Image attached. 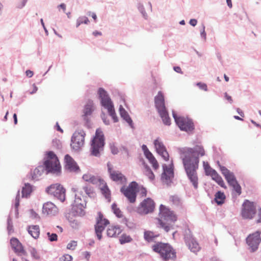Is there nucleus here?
Wrapping results in <instances>:
<instances>
[{
  "label": "nucleus",
  "mask_w": 261,
  "mask_h": 261,
  "mask_svg": "<svg viewBox=\"0 0 261 261\" xmlns=\"http://www.w3.org/2000/svg\"><path fill=\"white\" fill-rule=\"evenodd\" d=\"M47 194L53 195L63 202L65 199V189L62 186L59 184H53L46 189Z\"/></svg>",
  "instance_id": "10"
},
{
  "label": "nucleus",
  "mask_w": 261,
  "mask_h": 261,
  "mask_svg": "<svg viewBox=\"0 0 261 261\" xmlns=\"http://www.w3.org/2000/svg\"><path fill=\"white\" fill-rule=\"evenodd\" d=\"M89 16H91V17L94 19V21L96 22L97 20V16L95 13L90 12L88 13Z\"/></svg>",
  "instance_id": "57"
},
{
  "label": "nucleus",
  "mask_w": 261,
  "mask_h": 261,
  "mask_svg": "<svg viewBox=\"0 0 261 261\" xmlns=\"http://www.w3.org/2000/svg\"><path fill=\"white\" fill-rule=\"evenodd\" d=\"M25 74H26V75L27 76H28L29 77H31L33 76L34 73L32 71H31L30 70H27L25 71Z\"/></svg>",
  "instance_id": "56"
},
{
  "label": "nucleus",
  "mask_w": 261,
  "mask_h": 261,
  "mask_svg": "<svg viewBox=\"0 0 261 261\" xmlns=\"http://www.w3.org/2000/svg\"><path fill=\"white\" fill-rule=\"evenodd\" d=\"M154 102L158 112L166 110L165 105L164 96L161 91H159L157 95L155 96Z\"/></svg>",
  "instance_id": "21"
},
{
  "label": "nucleus",
  "mask_w": 261,
  "mask_h": 261,
  "mask_svg": "<svg viewBox=\"0 0 261 261\" xmlns=\"http://www.w3.org/2000/svg\"><path fill=\"white\" fill-rule=\"evenodd\" d=\"M145 157L148 160L149 163L152 165L153 168L156 170L159 167V165L156 159L150 151L145 153Z\"/></svg>",
  "instance_id": "28"
},
{
  "label": "nucleus",
  "mask_w": 261,
  "mask_h": 261,
  "mask_svg": "<svg viewBox=\"0 0 261 261\" xmlns=\"http://www.w3.org/2000/svg\"><path fill=\"white\" fill-rule=\"evenodd\" d=\"M138 188V184L136 181H132L127 187H122L120 191L130 203H134L136 200Z\"/></svg>",
  "instance_id": "8"
},
{
  "label": "nucleus",
  "mask_w": 261,
  "mask_h": 261,
  "mask_svg": "<svg viewBox=\"0 0 261 261\" xmlns=\"http://www.w3.org/2000/svg\"><path fill=\"white\" fill-rule=\"evenodd\" d=\"M174 70L176 72H178V73H182L181 69L180 67H179V66L174 67Z\"/></svg>",
  "instance_id": "58"
},
{
  "label": "nucleus",
  "mask_w": 261,
  "mask_h": 261,
  "mask_svg": "<svg viewBox=\"0 0 261 261\" xmlns=\"http://www.w3.org/2000/svg\"><path fill=\"white\" fill-rule=\"evenodd\" d=\"M33 89L31 92H30V94H33L36 93L38 90V88L35 84H33Z\"/></svg>",
  "instance_id": "62"
},
{
  "label": "nucleus",
  "mask_w": 261,
  "mask_h": 261,
  "mask_svg": "<svg viewBox=\"0 0 261 261\" xmlns=\"http://www.w3.org/2000/svg\"><path fill=\"white\" fill-rule=\"evenodd\" d=\"M83 255L87 260H88L90 258V254L89 252L86 251L83 253Z\"/></svg>",
  "instance_id": "60"
},
{
  "label": "nucleus",
  "mask_w": 261,
  "mask_h": 261,
  "mask_svg": "<svg viewBox=\"0 0 261 261\" xmlns=\"http://www.w3.org/2000/svg\"><path fill=\"white\" fill-rule=\"evenodd\" d=\"M154 145L156 152L162 156L164 160L166 161H169V155L161 139L159 138L155 139L154 141Z\"/></svg>",
  "instance_id": "16"
},
{
  "label": "nucleus",
  "mask_w": 261,
  "mask_h": 261,
  "mask_svg": "<svg viewBox=\"0 0 261 261\" xmlns=\"http://www.w3.org/2000/svg\"><path fill=\"white\" fill-rule=\"evenodd\" d=\"M205 172L206 175L210 176L212 179L215 181L219 186L224 189H226V186L222 178L215 170L212 168H210L209 169L206 170Z\"/></svg>",
  "instance_id": "20"
},
{
  "label": "nucleus",
  "mask_w": 261,
  "mask_h": 261,
  "mask_svg": "<svg viewBox=\"0 0 261 261\" xmlns=\"http://www.w3.org/2000/svg\"><path fill=\"white\" fill-rule=\"evenodd\" d=\"M144 174L148 176L149 179L153 180L154 179V175L151 169L147 165L144 166Z\"/></svg>",
  "instance_id": "39"
},
{
  "label": "nucleus",
  "mask_w": 261,
  "mask_h": 261,
  "mask_svg": "<svg viewBox=\"0 0 261 261\" xmlns=\"http://www.w3.org/2000/svg\"><path fill=\"white\" fill-rule=\"evenodd\" d=\"M121 232V230L119 226H110L107 229V233L109 237H116Z\"/></svg>",
  "instance_id": "26"
},
{
  "label": "nucleus",
  "mask_w": 261,
  "mask_h": 261,
  "mask_svg": "<svg viewBox=\"0 0 261 261\" xmlns=\"http://www.w3.org/2000/svg\"><path fill=\"white\" fill-rule=\"evenodd\" d=\"M112 209L115 215L118 218H122L123 217V213L118 207L117 205L113 203L112 205Z\"/></svg>",
  "instance_id": "40"
},
{
  "label": "nucleus",
  "mask_w": 261,
  "mask_h": 261,
  "mask_svg": "<svg viewBox=\"0 0 261 261\" xmlns=\"http://www.w3.org/2000/svg\"><path fill=\"white\" fill-rule=\"evenodd\" d=\"M152 248L155 252L160 254L161 258L164 261L173 260L176 258V253L169 244L158 242L154 244Z\"/></svg>",
  "instance_id": "3"
},
{
  "label": "nucleus",
  "mask_w": 261,
  "mask_h": 261,
  "mask_svg": "<svg viewBox=\"0 0 261 261\" xmlns=\"http://www.w3.org/2000/svg\"><path fill=\"white\" fill-rule=\"evenodd\" d=\"M93 111V103L92 101H88L85 105L83 110L84 116L90 115Z\"/></svg>",
  "instance_id": "34"
},
{
  "label": "nucleus",
  "mask_w": 261,
  "mask_h": 261,
  "mask_svg": "<svg viewBox=\"0 0 261 261\" xmlns=\"http://www.w3.org/2000/svg\"><path fill=\"white\" fill-rule=\"evenodd\" d=\"M100 189L102 194L106 198H109L111 195V192L105 181L101 179V181L99 182Z\"/></svg>",
  "instance_id": "29"
},
{
  "label": "nucleus",
  "mask_w": 261,
  "mask_h": 261,
  "mask_svg": "<svg viewBox=\"0 0 261 261\" xmlns=\"http://www.w3.org/2000/svg\"><path fill=\"white\" fill-rule=\"evenodd\" d=\"M260 242V232L258 231L250 234L246 239L247 244L252 252L255 251L258 248Z\"/></svg>",
  "instance_id": "15"
},
{
  "label": "nucleus",
  "mask_w": 261,
  "mask_h": 261,
  "mask_svg": "<svg viewBox=\"0 0 261 261\" xmlns=\"http://www.w3.org/2000/svg\"><path fill=\"white\" fill-rule=\"evenodd\" d=\"M230 186L233 187V190L238 194L240 195L242 193L241 187L240 185L238 184V181H236L232 185H230Z\"/></svg>",
  "instance_id": "43"
},
{
  "label": "nucleus",
  "mask_w": 261,
  "mask_h": 261,
  "mask_svg": "<svg viewBox=\"0 0 261 261\" xmlns=\"http://www.w3.org/2000/svg\"><path fill=\"white\" fill-rule=\"evenodd\" d=\"M225 97L226 99H227L230 103H232L233 102V100L230 96L228 95V94L226 92L225 93Z\"/></svg>",
  "instance_id": "53"
},
{
  "label": "nucleus",
  "mask_w": 261,
  "mask_h": 261,
  "mask_svg": "<svg viewBox=\"0 0 261 261\" xmlns=\"http://www.w3.org/2000/svg\"><path fill=\"white\" fill-rule=\"evenodd\" d=\"M86 206L84 205H72V211L75 213L76 215L83 216L85 214V209Z\"/></svg>",
  "instance_id": "33"
},
{
  "label": "nucleus",
  "mask_w": 261,
  "mask_h": 261,
  "mask_svg": "<svg viewBox=\"0 0 261 261\" xmlns=\"http://www.w3.org/2000/svg\"><path fill=\"white\" fill-rule=\"evenodd\" d=\"M65 168L70 172H78L80 169L73 158L69 154H66L64 157Z\"/></svg>",
  "instance_id": "17"
},
{
  "label": "nucleus",
  "mask_w": 261,
  "mask_h": 261,
  "mask_svg": "<svg viewBox=\"0 0 261 261\" xmlns=\"http://www.w3.org/2000/svg\"><path fill=\"white\" fill-rule=\"evenodd\" d=\"M197 85L201 90H203L205 91H206L207 90V86L204 83H198L197 84Z\"/></svg>",
  "instance_id": "50"
},
{
  "label": "nucleus",
  "mask_w": 261,
  "mask_h": 261,
  "mask_svg": "<svg viewBox=\"0 0 261 261\" xmlns=\"http://www.w3.org/2000/svg\"><path fill=\"white\" fill-rule=\"evenodd\" d=\"M197 23V20L195 19H191L190 21V24L192 26H195Z\"/></svg>",
  "instance_id": "59"
},
{
  "label": "nucleus",
  "mask_w": 261,
  "mask_h": 261,
  "mask_svg": "<svg viewBox=\"0 0 261 261\" xmlns=\"http://www.w3.org/2000/svg\"><path fill=\"white\" fill-rule=\"evenodd\" d=\"M85 193L89 196H92L94 194V191L92 187H89V186H85L83 188Z\"/></svg>",
  "instance_id": "44"
},
{
  "label": "nucleus",
  "mask_w": 261,
  "mask_h": 261,
  "mask_svg": "<svg viewBox=\"0 0 261 261\" xmlns=\"http://www.w3.org/2000/svg\"><path fill=\"white\" fill-rule=\"evenodd\" d=\"M201 35L204 39H206V33L205 32V27L203 25L201 30H200Z\"/></svg>",
  "instance_id": "51"
},
{
  "label": "nucleus",
  "mask_w": 261,
  "mask_h": 261,
  "mask_svg": "<svg viewBox=\"0 0 261 261\" xmlns=\"http://www.w3.org/2000/svg\"><path fill=\"white\" fill-rule=\"evenodd\" d=\"M77 246V242L72 241L69 243L67 245V248L69 250H73Z\"/></svg>",
  "instance_id": "47"
},
{
  "label": "nucleus",
  "mask_w": 261,
  "mask_h": 261,
  "mask_svg": "<svg viewBox=\"0 0 261 261\" xmlns=\"http://www.w3.org/2000/svg\"><path fill=\"white\" fill-rule=\"evenodd\" d=\"M98 94L100 99L101 106L107 110L109 114L112 117L114 122H117L118 119L115 113L113 102L107 91L103 88H100L98 89Z\"/></svg>",
  "instance_id": "4"
},
{
  "label": "nucleus",
  "mask_w": 261,
  "mask_h": 261,
  "mask_svg": "<svg viewBox=\"0 0 261 261\" xmlns=\"http://www.w3.org/2000/svg\"><path fill=\"white\" fill-rule=\"evenodd\" d=\"M158 236V234H155L153 232L151 231H145L144 233V239L147 242L153 241L154 239Z\"/></svg>",
  "instance_id": "37"
},
{
  "label": "nucleus",
  "mask_w": 261,
  "mask_h": 261,
  "mask_svg": "<svg viewBox=\"0 0 261 261\" xmlns=\"http://www.w3.org/2000/svg\"><path fill=\"white\" fill-rule=\"evenodd\" d=\"M205 155V150L201 145L188 148L182 153V160L187 177L195 189L198 187V169L199 156Z\"/></svg>",
  "instance_id": "1"
},
{
  "label": "nucleus",
  "mask_w": 261,
  "mask_h": 261,
  "mask_svg": "<svg viewBox=\"0 0 261 261\" xmlns=\"http://www.w3.org/2000/svg\"><path fill=\"white\" fill-rule=\"evenodd\" d=\"M155 206V203L154 201L150 198H147L140 203L137 207V211L141 215H146L152 213Z\"/></svg>",
  "instance_id": "11"
},
{
  "label": "nucleus",
  "mask_w": 261,
  "mask_h": 261,
  "mask_svg": "<svg viewBox=\"0 0 261 261\" xmlns=\"http://www.w3.org/2000/svg\"><path fill=\"white\" fill-rule=\"evenodd\" d=\"M83 179L92 184H97L100 181H101V179L98 177L95 176L91 174L86 173L83 175Z\"/></svg>",
  "instance_id": "25"
},
{
  "label": "nucleus",
  "mask_w": 261,
  "mask_h": 261,
  "mask_svg": "<svg viewBox=\"0 0 261 261\" xmlns=\"http://www.w3.org/2000/svg\"><path fill=\"white\" fill-rule=\"evenodd\" d=\"M119 112L121 117L123 118L130 125H132L133 121L128 115L127 112L122 106H120L119 107Z\"/></svg>",
  "instance_id": "31"
},
{
  "label": "nucleus",
  "mask_w": 261,
  "mask_h": 261,
  "mask_svg": "<svg viewBox=\"0 0 261 261\" xmlns=\"http://www.w3.org/2000/svg\"><path fill=\"white\" fill-rule=\"evenodd\" d=\"M203 168H204L205 171L206 170H207V169H209L210 168H211L207 162H203Z\"/></svg>",
  "instance_id": "55"
},
{
  "label": "nucleus",
  "mask_w": 261,
  "mask_h": 261,
  "mask_svg": "<svg viewBox=\"0 0 261 261\" xmlns=\"http://www.w3.org/2000/svg\"><path fill=\"white\" fill-rule=\"evenodd\" d=\"M142 148L144 154L149 151V150H148V149L147 148V146L145 145H143Z\"/></svg>",
  "instance_id": "64"
},
{
  "label": "nucleus",
  "mask_w": 261,
  "mask_h": 261,
  "mask_svg": "<svg viewBox=\"0 0 261 261\" xmlns=\"http://www.w3.org/2000/svg\"><path fill=\"white\" fill-rule=\"evenodd\" d=\"M105 144V139L103 132L100 128L96 130L95 135L93 138L91 145V151L93 155L97 156L102 150Z\"/></svg>",
  "instance_id": "6"
},
{
  "label": "nucleus",
  "mask_w": 261,
  "mask_h": 261,
  "mask_svg": "<svg viewBox=\"0 0 261 261\" xmlns=\"http://www.w3.org/2000/svg\"><path fill=\"white\" fill-rule=\"evenodd\" d=\"M12 248L18 255L27 256V252L24 249L21 243L16 238H12L10 240Z\"/></svg>",
  "instance_id": "19"
},
{
  "label": "nucleus",
  "mask_w": 261,
  "mask_h": 261,
  "mask_svg": "<svg viewBox=\"0 0 261 261\" xmlns=\"http://www.w3.org/2000/svg\"><path fill=\"white\" fill-rule=\"evenodd\" d=\"M258 219L257 220V223L261 222V208L259 209L258 213Z\"/></svg>",
  "instance_id": "61"
},
{
  "label": "nucleus",
  "mask_w": 261,
  "mask_h": 261,
  "mask_svg": "<svg viewBox=\"0 0 261 261\" xmlns=\"http://www.w3.org/2000/svg\"><path fill=\"white\" fill-rule=\"evenodd\" d=\"M42 213L46 215H55L58 213V208L53 203L47 202L43 205Z\"/></svg>",
  "instance_id": "23"
},
{
  "label": "nucleus",
  "mask_w": 261,
  "mask_h": 261,
  "mask_svg": "<svg viewBox=\"0 0 261 261\" xmlns=\"http://www.w3.org/2000/svg\"><path fill=\"white\" fill-rule=\"evenodd\" d=\"M30 252L32 255V257L35 259H40V256L39 254L38 253L37 250L34 248H32L30 249Z\"/></svg>",
  "instance_id": "46"
},
{
  "label": "nucleus",
  "mask_w": 261,
  "mask_h": 261,
  "mask_svg": "<svg viewBox=\"0 0 261 261\" xmlns=\"http://www.w3.org/2000/svg\"><path fill=\"white\" fill-rule=\"evenodd\" d=\"M169 201L173 205H179L180 203V199L177 196H170L169 198Z\"/></svg>",
  "instance_id": "42"
},
{
  "label": "nucleus",
  "mask_w": 261,
  "mask_h": 261,
  "mask_svg": "<svg viewBox=\"0 0 261 261\" xmlns=\"http://www.w3.org/2000/svg\"><path fill=\"white\" fill-rule=\"evenodd\" d=\"M158 226L168 232L174 229V224L177 220V216L166 206L161 204L159 217L156 218Z\"/></svg>",
  "instance_id": "2"
},
{
  "label": "nucleus",
  "mask_w": 261,
  "mask_h": 261,
  "mask_svg": "<svg viewBox=\"0 0 261 261\" xmlns=\"http://www.w3.org/2000/svg\"><path fill=\"white\" fill-rule=\"evenodd\" d=\"M89 22L88 18L86 16L80 17L78 18L76 21V28L79 27L81 24H88Z\"/></svg>",
  "instance_id": "41"
},
{
  "label": "nucleus",
  "mask_w": 261,
  "mask_h": 261,
  "mask_svg": "<svg viewBox=\"0 0 261 261\" xmlns=\"http://www.w3.org/2000/svg\"><path fill=\"white\" fill-rule=\"evenodd\" d=\"M47 236L48 238V240L51 242L56 241L58 240V236L56 233H50V232H47Z\"/></svg>",
  "instance_id": "48"
},
{
  "label": "nucleus",
  "mask_w": 261,
  "mask_h": 261,
  "mask_svg": "<svg viewBox=\"0 0 261 261\" xmlns=\"http://www.w3.org/2000/svg\"><path fill=\"white\" fill-rule=\"evenodd\" d=\"M43 172V167L38 166L31 173L32 178L34 180H38Z\"/></svg>",
  "instance_id": "30"
},
{
  "label": "nucleus",
  "mask_w": 261,
  "mask_h": 261,
  "mask_svg": "<svg viewBox=\"0 0 261 261\" xmlns=\"http://www.w3.org/2000/svg\"><path fill=\"white\" fill-rule=\"evenodd\" d=\"M86 134L83 130L74 132L71 138V147L75 150L80 149L84 145Z\"/></svg>",
  "instance_id": "12"
},
{
  "label": "nucleus",
  "mask_w": 261,
  "mask_h": 261,
  "mask_svg": "<svg viewBox=\"0 0 261 261\" xmlns=\"http://www.w3.org/2000/svg\"><path fill=\"white\" fill-rule=\"evenodd\" d=\"M46 170L58 174L61 171V165L58 157L53 151H48L46 153V160L44 163Z\"/></svg>",
  "instance_id": "5"
},
{
  "label": "nucleus",
  "mask_w": 261,
  "mask_h": 261,
  "mask_svg": "<svg viewBox=\"0 0 261 261\" xmlns=\"http://www.w3.org/2000/svg\"><path fill=\"white\" fill-rule=\"evenodd\" d=\"M107 167L110 177L113 181L120 184L126 183V177L120 171L115 170L110 163H108Z\"/></svg>",
  "instance_id": "13"
},
{
  "label": "nucleus",
  "mask_w": 261,
  "mask_h": 261,
  "mask_svg": "<svg viewBox=\"0 0 261 261\" xmlns=\"http://www.w3.org/2000/svg\"><path fill=\"white\" fill-rule=\"evenodd\" d=\"M137 192H138L139 195L142 197H145L147 195V190L146 188L142 186L140 187L138 186V188H137Z\"/></svg>",
  "instance_id": "45"
},
{
  "label": "nucleus",
  "mask_w": 261,
  "mask_h": 261,
  "mask_svg": "<svg viewBox=\"0 0 261 261\" xmlns=\"http://www.w3.org/2000/svg\"><path fill=\"white\" fill-rule=\"evenodd\" d=\"M159 113L160 114L164 123L166 125H169L171 123V121L167 110L160 112Z\"/></svg>",
  "instance_id": "35"
},
{
  "label": "nucleus",
  "mask_w": 261,
  "mask_h": 261,
  "mask_svg": "<svg viewBox=\"0 0 261 261\" xmlns=\"http://www.w3.org/2000/svg\"><path fill=\"white\" fill-rule=\"evenodd\" d=\"M120 241H121V243H125L126 242H129V241H130V238L129 237H122V238L120 240Z\"/></svg>",
  "instance_id": "54"
},
{
  "label": "nucleus",
  "mask_w": 261,
  "mask_h": 261,
  "mask_svg": "<svg viewBox=\"0 0 261 261\" xmlns=\"http://www.w3.org/2000/svg\"><path fill=\"white\" fill-rule=\"evenodd\" d=\"M15 200H16V202H15V207L16 208H17L19 205V191L18 192V194H17V195L16 196Z\"/></svg>",
  "instance_id": "52"
},
{
  "label": "nucleus",
  "mask_w": 261,
  "mask_h": 261,
  "mask_svg": "<svg viewBox=\"0 0 261 261\" xmlns=\"http://www.w3.org/2000/svg\"><path fill=\"white\" fill-rule=\"evenodd\" d=\"M189 248L191 251L196 253L198 252L200 249L199 244L193 241H191L189 244Z\"/></svg>",
  "instance_id": "38"
},
{
  "label": "nucleus",
  "mask_w": 261,
  "mask_h": 261,
  "mask_svg": "<svg viewBox=\"0 0 261 261\" xmlns=\"http://www.w3.org/2000/svg\"><path fill=\"white\" fill-rule=\"evenodd\" d=\"M226 197L223 192L218 191L215 195V200L218 205L222 204L224 203Z\"/></svg>",
  "instance_id": "32"
},
{
  "label": "nucleus",
  "mask_w": 261,
  "mask_h": 261,
  "mask_svg": "<svg viewBox=\"0 0 261 261\" xmlns=\"http://www.w3.org/2000/svg\"><path fill=\"white\" fill-rule=\"evenodd\" d=\"M256 213V207L253 202L246 200L243 204L241 215L244 219H252Z\"/></svg>",
  "instance_id": "14"
},
{
  "label": "nucleus",
  "mask_w": 261,
  "mask_h": 261,
  "mask_svg": "<svg viewBox=\"0 0 261 261\" xmlns=\"http://www.w3.org/2000/svg\"><path fill=\"white\" fill-rule=\"evenodd\" d=\"M172 114L176 123L181 130L187 132L193 130L194 125L191 119L183 116L178 117L174 112H173Z\"/></svg>",
  "instance_id": "7"
},
{
  "label": "nucleus",
  "mask_w": 261,
  "mask_h": 261,
  "mask_svg": "<svg viewBox=\"0 0 261 261\" xmlns=\"http://www.w3.org/2000/svg\"><path fill=\"white\" fill-rule=\"evenodd\" d=\"M93 35L95 36V37H97L98 36H101L102 35V33L101 32H98L97 31H95L93 32Z\"/></svg>",
  "instance_id": "63"
},
{
  "label": "nucleus",
  "mask_w": 261,
  "mask_h": 261,
  "mask_svg": "<svg viewBox=\"0 0 261 261\" xmlns=\"http://www.w3.org/2000/svg\"><path fill=\"white\" fill-rule=\"evenodd\" d=\"M173 166L172 161L169 167L166 165L163 166L164 172L162 174V179L164 181L168 182L173 177Z\"/></svg>",
  "instance_id": "22"
},
{
  "label": "nucleus",
  "mask_w": 261,
  "mask_h": 261,
  "mask_svg": "<svg viewBox=\"0 0 261 261\" xmlns=\"http://www.w3.org/2000/svg\"><path fill=\"white\" fill-rule=\"evenodd\" d=\"M32 192V187L29 184H25L22 189V196L27 197Z\"/></svg>",
  "instance_id": "36"
},
{
  "label": "nucleus",
  "mask_w": 261,
  "mask_h": 261,
  "mask_svg": "<svg viewBox=\"0 0 261 261\" xmlns=\"http://www.w3.org/2000/svg\"><path fill=\"white\" fill-rule=\"evenodd\" d=\"M74 192H75V199L73 205L86 206V202L85 200L84 196L81 193V191H80L78 189H74Z\"/></svg>",
  "instance_id": "24"
},
{
  "label": "nucleus",
  "mask_w": 261,
  "mask_h": 261,
  "mask_svg": "<svg viewBox=\"0 0 261 261\" xmlns=\"http://www.w3.org/2000/svg\"><path fill=\"white\" fill-rule=\"evenodd\" d=\"M72 257L69 254H65L60 258V261H71Z\"/></svg>",
  "instance_id": "49"
},
{
  "label": "nucleus",
  "mask_w": 261,
  "mask_h": 261,
  "mask_svg": "<svg viewBox=\"0 0 261 261\" xmlns=\"http://www.w3.org/2000/svg\"><path fill=\"white\" fill-rule=\"evenodd\" d=\"M109 223V221L104 217L101 212H98L94 228L95 234L99 240L102 238V232Z\"/></svg>",
  "instance_id": "9"
},
{
  "label": "nucleus",
  "mask_w": 261,
  "mask_h": 261,
  "mask_svg": "<svg viewBox=\"0 0 261 261\" xmlns=\"http://www.w3.org/2000/svg\"><path fill=\"white\" fill-rule=\"evenodd\" d=\"M29 234L34 239L39 238L40 235V228L38 225H31L28 227Z\"/></svg>",
  "instance_id": "27"
},
{
  "label": "nucleus",
  "mask_w": 261,
  "mask_h": 261,
  "mask_svg": "<svg viewBox=\"0 0 261 261\" xmlns=\"http://www.w3.org/2000/svg\"><path fill=\"white\" fill-rule=\"evenodd\" d=\"M217 164L219 166L222 174L224 175L225 178L229 185H232L237 181L236 178L232 172H231L225 167L221 165L219 161L217 162Z\"/></svg>",
  "instance_id": "18"
}]
</instances>
